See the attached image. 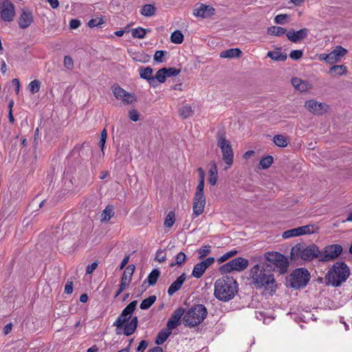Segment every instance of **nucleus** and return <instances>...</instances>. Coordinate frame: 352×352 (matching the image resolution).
Instances as JSON below:
<instances>
[{"label": "nucleus", "instance_id": "30", "mask_svg": "<svg viewBox=\"0 0 352 352\" xmlns=\"http://www.w3.org/2000/svg\"><path fill=\"white\" fill-rule=\"evenodd\" d=\"M171 333V330L162 329L161 330L155 338V342L157 345L162 344L168 338Z\"/></svg>", "mask_w": 352, "mask_h": 352}, {"label": "nucleus", "instance_id": "59", "mask_svg": "<svg viewBox=\"0 0 352 352\" xmlns=\"http://www.w3.org/2000/svg\"><path fill=\"white\" fill-rule=\"evenodd\" d=\"M80 25V21L78 19H72L69 22L71 29H76Z\"/></svg>", "mask_w": 352, "mask_h": 352}, {"label": "nucleus", "instance_id": "15", "mask_svg": "<svg viewBox=\"0 0 352 352\" xmlns=\"http://www.w3.org/2000/svg\"><path fill=\"white\" fill-rule=\"evenodd\" d=\"M135 267L134 265H128L121 278V282L119 286V289L117 291L115 298L118 297L125 289V287L129 285L131 280V276L135 271Z\"/></svg>", "mask_w": 352, "mask_h": 352}, {"label": "nucleus", "instance_id": "50", "mask_svg": "<svg viewBox=\"0 0 352 352\" xmlns=\"http://www.w3.org/2000/svg\"><path fill=\"white\" fill-rule=\"evenodd\" d=\"M155 260L159 263H164L166 260V255L164 250H158L155 253Z\"/></svg>", "mask_w": 352, "mask_h": 352}, {"label": "nucleus", "instance_id": "45", "mask_svg": "<svg viewBox=\"0 0 352 352\" xmlns=\"http://www.w3.org/2000/svg\"><path fill=\"white\" fill-rule=\"evenodd\" d=\"M289 16L287 14H280L274 17V23L276 24L284 25L288 22Z\"/></svg>", "mask_w": 352, "mask_h": 352}, {"label": "nucleus", "instance_id": "31", "mask_svg": "<svg viewBox=\"0 0 352 352\" xmlns=\"http://www.w3.org/2000/svg\"><path fill=\"white\" fill-rule=\"evenodd\" d=\"M267 33L272 36H281L285 34H287V32L285 28L279 26H272L267 29Z\"/></svg>", "mask_w": 352, "mask_h": 352}, {"label": "nucleus", "instance_id": "7", "mask_svg": "<svg viewBox=\"0 0 352 352\" xmlns=\"http://www.w3.org/2000/svg\"><path fill=\"white\" fill-rule=\"evenodd\" d=\"M217 146L222 153L223 160L226 164L231 166L234 160L233 150L230 141L226 140L223 133L219 132L217 133Z\"/></svg>", "mask_w": 352, "mask_h": 352}, {"label": "nucleus", "instance_id": "10", "mask_svg": "<svg viewBox=\"0 0 352 352\" xmlns=\"http://www.w3.org/2000/svg\"><path fill=\"white\" fill-rule=\"evenodd\" d=\"M266 260L274 267H277L280 273H285L289 266L287 258L279 252H267L265 254Z\"/></svg>", "mask_w": 352, "mask_h": 352}, {"label": "nucleus", "instance_id": "9", "mask_svg": "<svg viewBox=\"0 0 352 352\" xmlns=\"http://www.w3.org/2000/svg\"><path fill=\"white\" fill-rule=\"evenodd\" d=\"M249 265V261L243 257L235 258L223 264L219 267V272L222 274L230 273L233 271L242 272Z\"/></svg>", "mask_w": 352, "mask_h": 352}, {"label": "nucleus", "instance_id": "56", "mask_svg": "<svg viewBox=\"0 0 352 352\" xmlns=\"http://www.w3.org/2000/svg\"><path fill=\"white\" fill-rule=\"evenodd\" d=\"M103 23L102 19L100 18L92 19L88 22V25L90 28L97 27Z\"/></svg>", "mask_w": 352, "mask_h": 352}, {"label": "nucleus", "instance_id": "62", "mask_svg": "<svg viewBox=\"0 0 352 352\" xmlns=\"http://www.w3.org/2000/svg\"><path fill=\"white\" fill-rule=\"evenodd\" d=\"M12 84L15 87L16 92L18 94L19 92V89H20V82H19V79L18 78H14L12 80Z\"/></svg>", "mask_w": 352, "mask_h": 352}, {"label": "nucleus", "instance_id": "18", "mask_svg": "<svg viewBox=\"0 0 352 352\" xmlns=\"http://www.w3.org/2000/svg\"><path fill=\"white\" fill-rule=\"evenodd\" d=\"M309 34V30L307 28H302L298 31H294L290 29L286 36L289 41L293 43H298L299 41L302 40L307 37Z\"/></svg>", "mask_w": 352, "mask_h": 352}, {"label": "nucleus", "instance_id": "47", "mask_svg": "<svg viewBox=\"0 0 352 352\" xmlns=\"http://www.w3.org/2000/svg\"><path fill=\"white\" fill-rule=\"evenodd\" d=\"M298 236H300V234H299V232L298 230V228L286 230L282 234V236L284 239H289V238Z\"/></svg>", "mask_w": 352, "mask_h": 352}, {"label": "nucleus", "instance_id": "20", "mask_svg": "<svg viewBox=\"0 0 352 352\" xmlns=\"http://www.w3.org/2000/svg\"><path fill=\"white\" fill-rule=\"evenodd\" d=\"M347 53V50L340 45H338L329 54L328 64L332 65L339 62L342 58Z\"/></svg>", "mask_w": 352, "mask_h": 352}, {"label": "nucleus", "instance_id": "22", "mask_svg": "<svg viewBox=\"0 0 352 352\" xmlns=\"http://www.w3.org/2000/svg\"><path fill=\"white\" fill-rule=\"evenodd\" d=\"M186 276L185 273L182 274L168 287V294L173 296L176 292L179 290L186 280Z\"/></svg>", "mask_w": 352, "mask_h": 352}, {"label": "nucleus", "instance_id": "53", "mask_svg": "<svg viewBox=\"0 0 352 352\" xmlns=\"http://www.w3.org/2000/svg\"><path fill=\"white\" fill-rule=\"evenodd\" d=\"M181 72V69H178L174 67L166 68V77L177 76Z\"/></svg>", "mask_w": 352, "mask_h": 352}, {"label": "nucleus", "instance_id": "1", "mask_svg": "<svg viewBox=\"0 0 352 352\" xmlns=\"http://www.w3.org/2000/svg\"><path fill=\"white\" fill-rule=\"evenodd\" d=\"M250 278L256 289H263L265 295L272 296L276 292L277 285L274 274L270 270L265 267V264L255 265L251 268Z\"/></svg>", "mask_w": 352, "mask_h": 352}, {"label": "nucleus", "instance_id": "40", "mask_svg": "<svg viewBox=\"0 0 352 352\" xmlns=\"http://www.w3.org/2000/svg\"><path fill=\"white\" fill-rule=\"evenodd\" d=\"M156 296L155 295L150 296L148 298L143 300L140 304V309H147L155 302Z\"/></svg>", "mask_w": 352, "mask_h": 352}, {"label": "nucleus", "instance_id": "3", "mask_svg": "<svg viewBox=\"0 0 352 352\" xmlns=\"http://www.w3.org/2000/svg\"><path fill=\"white\" fill-rule=\"evenodd\" d=\"M138 305L137 300L131 302L122 311L120 316L113 322V326L117 329L124 328V334L126 336L132 335L137 329L138 319L137 316L132 317L130 322H127L131 318Z\"/></svg>", "mask_w": 352, "mask_h": 352}, {"label": "nucleus", "instance_id": "2", "mask_svg": "<svg viewBox=\"0 0 352 352\" xmlns=\"http://www.w3.org/2000/svg\"><path fill=\"white\" fill-rule=\"evenodd\" d=\"M214 296L222 302H228L238 293V283L232 276H223L218 278L214 285Z\"/></svg>", "mask_w": 352, "mask_h": 352}, {"label": "nucleus", "instance_id": "49", "mask_svg": "<svg viewBox=\"0 0 352 352\" xmlns=\"http://www.w3.org/2000/svg\"><path fill=\"white\" fill-rule=\"evenodd\" d=\"M41 87V82L38 80H34L29 84V89L32 94L38 92Z\"/></svg>", "mask_w": 352, "mask_h": 352}, {"label": "nucleus", "instance_id": "60", "mask_svg": "<svg viewBox=\"0 0 352 352\" xmlns=\"http://www.w3.org/2000/svg\"><path fill=\"white\" fill-rule=\"evenodd\" d=\"M64 292L67 294H70L73 292V283L72 282H67V284L65 286Z\"/></svg>", "mask_w": 352, "mask_h": 352}, {"label": "nucleus", "instance_id": "23", "mask_svg": "<svg viewBox=\"0 0 352 352\" xmlns=\"http://www.w3.org/2000/svg\"><path fill=\"white\" fill-rule=\"evenodd\" d=\"M214 14V9L210 6L201 5L194 14L201 18H207Z\"/></svg>", "mask_w": 352, "mask_h": 352}, {"label": "nucleus", "instance_id": "4", "mask_svg": "<svg viewBox=\"0 0 352 352\" xmlns=\"http://www.w3.org/2000/svg\"><path fill=\"white\" fill-rule=\"evenodd\" d=\"M350 274L349 269L344 262H336L329 269L325 278L328 285L333 287L340 286L345 282Z\"/></svg>", "mask_w": 352, "mask_h": 352}, {"label": "nucleus", "instance_id": "32", "mask_svg": "<svg viewBox=\"0 0 352 352\" xmlns=\"http://www.w3.org/2000/svg\"><path fill=\"white\" fill-rule=\"evenodd\" d=\"M113 208L112 206H107L101 214V221L107 222L113 216Z\"/></svg>", "mask_w": 352, "mask_h": 352}, {"label": "nucleus", "instance_id": "12", "mask_svg": "<svg viewBox=\"0 0 352 352\" xmlns=\"http://www.w3.org/2000/svg\"><path fill=\"white\" fill-rule=\"evenodd\" d=\"M111 89L115 98L122 100L124 104H132L136 101L135 94H130L118 85H113Z\"/></svg>", "mask_w": 352, "mask_h": 352}, {"label": "nucleus", "instance_id": "64", "mask_svg": "<svg viewBox=\"0 0 352 352\" xmlns=\"http://www.w3.org/2000/svg\"><path fill=\"white\" fill-rule=\"evenodd\" d=\"M54 9L57 8L59 6L58 0H46Z\"/></svg>", "mask_w": 352, "mask_h": 352}, {"label": "nucleus", "instance_id": "6", "mask_svg": "<svg viewBox=\"0 0 352 352\" xmlns=\"http://www.w3.org/2000/svg\"><path fill=\"white\" fill-rule=\"evenodd\" d=\"M208 315L206 307L201 304L195 305L184 313L183 322L184 325L194 327L201 323Z\"/></svg>", "mask_w": 352, "mask_h": 352}, {"label": "nucleus", "instance_id": "27", "mask_svg": "<svg viewBox=\"0 0 352 352\" xmlns=\"http://www.w3.org/2000/svg\"><path fill=\"white\" fill-rule=\"evenodd\" d=\"M209 178L208 182L211 186H214L218 178V170L217 164L214 162L210 163V167L208 170Z\"/></svg>", "mask_w": 352, "mask_h": 352}, {"label": "nucleus", "instance_id": "35", "mask_svg": "<svg viewBox=\"0 0 352 352\" xmlns=\"http://www.w3.org/2000/svg\"><path fill=\"white\" fill-rule=\"evenodd\" d=\"M192 113H193V111L192 109V107L188 104L184 105L179 110V116L184 119H186V118H188L192 116Z\"/></svg>", "mask_w": 352, "mask_h": 352}, {"label": "nucleus", "instance_id": "21", "mask_svg": "<svg viewBox=\"0 0 352 352\" xmlns=\"http://www.w3.org/2000/svg\"><path fill=\"white\" fill-rule=\"evenodd\" d=\"M33 21V16L32 12L23 10L19 18V26L21 29L28 28Z\"/></svg>", "mask_w": 352, "mask_h": 352}, {"label": "nucleus", "instance_id": "44", "mask_svg": "<svg viewBox=\"0 0 352 352\" xmlns=\"http://www.w3.org/2000/svg\"><path fill=\"white\" fill-rule=\"evenodd\" d=\"M166 68L164 67L162 69H159L153 78H155V80H157L159 82L163 83L166 80Z\"/></svg>", "mask_w": 352, "mask_h": 352}, {"label": "nucleus", "instance_id": "63", "mask_svg": "<svg viewBox=\"0 0 352 352\" xmlns=\"http://www.w3.org/2000/svg\"><path fill=\"white\" fill-rule=\"evenodd\" d=\"M129 256H126L122 261L119 267L120 270H122L126 264L129 263Z\"/></svg>", "mask_w": 352, "mask_h": 352}, {"label": "nucleus", "instance_id": "8", "mask_svg": "<svg viewBox=\"0 0 352 352\" xmlns=\"http://www.w3.org/2000/svg\"><path fill=\"white\" fill-rule=\"evenodd\" d=\"M310 280V274L307 270L299 268L295 270L290 275V286L294 289L305 287Z\"/></svg>", "mask_w": 352, "mask_h": 352}, {"label": "nucleus", "instance_id": "48", "mask_svg": "<svg viewBox=\"0 0 352 352\" xmlns=\"http://www.w3.org/2000/svg\"><path fill=\"white\" fill-rule=\"evenodd\" d=\"M197 252H198V253L199 254V258L201 259L204 257L206 256L208 254L210 253V252H211V246L208 245H204V246L201 247L198 250Z\"/></svg>", "mask_w": 352, "mask_h": 352}, {"label": "nucleus", "instance_id": "29", "mask_svg": "<svg viewBox=\"0 0 352 352\" xmlns=\"http://www.w3.org/2000/svg\"><path fill=\"white\" fill-rule=\"evenodd\" d=\"M347 69L344 65H333L329 71V74L331 76H342L346 74Z\"/></svg>", "mask_w": 352, "mask_h": 352}, {"label": "nucleus", "instance_id": "55", "mask_svg": "<svg viewBox=\"0 0 352 352\" xmlns=\"http://www.w3.org/2000/svg\"><path fill=\"white\" fill-rule=\"evenodd\" d=\"M64 65L66 68L72 69L74 67V63L72 58L69 56H65L64 57Z\"/></svg>", "mask_w": 352, "mask_h": 352}, {"label": "nucleus", "instance_id": "14", "mask_svg": "<svg viewBox=\"0 0 352 352\" xmlns=\"http://www.w3.org/2000/svg\"><path fill=\"white\" fill-rule=\"evenodd\" d=\"M305 107L309 112L315 115H322L327 112L329 105L325 103L318 102L315 100H309L306 101Z\"/></svg>", "mask_w": 352, "mask_h": 352}, {"label": "nucleus", "instance_id": "57", "mask_svg": "<svg viewBox=\"0 0 352 352\" xmlns=\"http://www.w3.org/2000/svg\"><path fill=\"white\" fill-rule=\"evenodd\" d=\"M129 117L132 121L136 122L139 120L140 115L137 110L132 109L129 111Z\"/></svg>", "mask_w": 352, "mask_h": 352}, {"label": "nucleus", "instance_id": "39", "mask_svg": "<svg viewBox=\"0 0 352 352\" xmlns=\"http://www.w3.org/2000/svg\"><path fill=\"white\" fill-rule=\"evenodd\" d=\"M170 41L175 44H181L184 41V35L179 30L174 31L170 36Z\"/></svg>", "mask_w": 352, "mask_h": 352}, {"label": "nucleus", "instance_id": "5", "mask_svg": "<svg viewBox=\"0 0 352 352\" xmlns=\"http://www.w3.org/2000/svg\"><path fill=\"white\" fill-rule=\"evenodd\" d=\"M319 248L315 244L307 245L304 243H298L291 250V258L302 259L305 261H311L316 258L319 261Z\"/></svg>", "mask_w": 352, "mask_h": 352}, {"label": "nucleus", "instance_id": "36", "mask_svg": "<svg viewBox=\"0 0 352 352\" xmlns=\"http://www.w3.org/2000/svg\"><path fill=\"white\" fill-rule=\"evenodd\" d=\"M160 276V271L158 269L153 270L147 277L148 284L150 285H155Z\"/></svg>", "mask_w": 352, "mask_h": 352}, {"label": "nucleus", "instance_id": "54", "mask_svg": "<svg viewBox=\"0 0 352 352\" xmlns=\"http://www.w3.org/2000/svg\"><path fill=\"white\" fill-rule=\"evenodd\" d=\"M302 52L301 50H292L289 54V57L293 60H298L302 56Z\"/></svg>", "mask_w": 352, "mask_h": 352}, {"label": "nucleus", "instance_id": "46", "mask_svg": "<svg viewBox=\"0 0 352 352\" xmlns=\"http://www.w3.org/2000/svg\"><path fill=\"white\" fill-rule=\"evenodd\" d=\"M237 253H238V252L236 250H231V251L227 252L225 254H223L222 256H221L218 258L217 261L219 263H222L225 262L226 261L228 260L230 258L234 256Z\"/></svg>", "mask_w": 352, "mask_h": 352}, {"label": "nucleus", "instance_id": "41", "mask_svg": "<svg viewBox=\"0 0 352 352\" xmlns=\"http://www.w3.org/2000/svg\"><path fill=\"white\" fill-rule=\"evenodd\" d=\"M186 260V256L185 253H184L183 252H180L175 256V262L171 263L170 264V267H173L175 265L181 266L183 263H185Z\"/></svg>", "mask_w": 352, "mask_h": 352}, {"label": "nucleus", "instance_id": "28", "mask_svg": "<svg viewBox=\"0 0 352 352\" xmlns=\"http://www.w3.org/2000/svg\"><path fill=\"white\" fill-rule=\"evenodd\" d=\"M139 74L143 79L148 80L150 83L155 80L153 75V69L151 67H140Z\"/></svg>", "mask_w": 352, "mask_h": 352}, {"label": "nucleus", "instance_id": "11", "mask_svg": "<svg viewBox=\"0 0 352 352\" xmlns=\"http://www.w3.org/2000/svg\"><path fill=\"white\" fill-rule=\"evenodd\" d=\"M342 247L338 244L326 246L322 251L320 250L319 261L327 262L336 259L341 254Z\"/></svg>", "mask_w": 352, "mask_h": 352}, {"label": "nucleus", "instance_id": "43", "mask_svg": "<svg viewBox=\"0 0 352 352\" xmlns=\"http://www.w3.org/2000/svg\"><path fill=\"white\" fill-rule=\"evenodd\" d=\"M274 162V158L271 155L263 157L260 161V165L263 169H267L271 166Z\"/></svg>", "mask_w": 352, "mask_h": 352}, {"label": "nucleus", "instance_id": "16", "mask_svg": "<svg viewBox=\"0 0 352 352\" xmlns=\"http://www.w3.org/2000/svg\"><path fill=\"white\" fill-rule=\"evenodd\" d=\"M214 262V257H208L201 262L196 264L192 272V276L195 278H201L206 269Z\"/></svg>", "mask_w": 352, "mask_h": 352}, {"label": "nucleus", "instance_id": "37", "mask_svg": "<svg viewBox=\"0 0 352 352\" xmlns=\"http://www.w3.org/2000/svg\"><path fill=\"white\" fill-rule=\"evenodd\" d=\"M316 228L314 225H306L298 228L300 236L316 232Z\"/></svg>", "mask_w": 352, "mask_h": 352}, {"label": "nucleus", "instance_id": "33", "mask_svg": "<svg viewBox=\"0 0 352 352\" xmlns=\"http://www.w3.org/2000/svg\"><path fill=\"white\" fill-rule=\"evenodd\" d=\"M273 142L276 146L283 148L286 147L288 144L287 138L282 134L274 135L273 138Z\"/></svg>", "mask_w": 352, "mask_h": 352}, {"label": "nucleus", "instance_id": "24", "mask_svg": "<svg viewBox=\"0 0 352 352\" xmlns=\"http://www.w3.org/2000/svg\"><path fill=\"white\" fill-rule=\"evenodd\" d=\"M292 84L294 88L301 92L305 91L311 88V85L305 80H302L298 78H293Z\"/></svg>", "mask_w": 352, "mask_h": 352}, {"label": "nucleus", "instance_id": "51", "mask_svg": "<svg viewBox=\"0 0 352 352\" xmlns=\"http://www.w3.org/2000/svg\"><path fill=\"white\" fill-rule=\"evenodd\" d=\"M166 54V51L158 50L154 54V60L157 63H163L164 62V56Z\"/></svg>", "mask_w": 352, "mask_h": 352}, {"label": "nucleus", "instance_id": "42", "mask_svg": "<svg viewBox=\"0 0 352 352\" xmlns=\"http://www.w3.org/2000/svg\"><path fill=\"white\" fill-rule=\"evenodd\" d=\"M175 221V214L174 211H170L166 215L164 225L166 228H171Z\"/></svg>", "mask_w": 352, "mask_h": 352}, {"label": "nucleus", "instance_id": "61", "mask_svg": "<svg viewBox=\"0 0 352 352\" xmlns=\"http://www.w3.org/2000/svg\"><path fill=\"white\" fill-rule=\"evenodd\" d=\"M147 346L148 342L146 340H142L137 348V351L143 352Z\"/></svg>", "mask_w": 352, "mask_h": 352}, {"label": "nucleus", "instance_id": "38", "mask_svg": "<svg viewBox=\"0 0 352 352\" xmlns=\"http://www.w3.org/2000/svg\"><path fill=\"white\" fill-rule=\"evenodd\" d=\"M155 12V8L151 4L144 5L141 10V14L145 16H151L154 15Z\"/></svg>", "mask_w": 352, "mask_h": 352}, {"label": "nucleus", "instance_id": "52", "mask_svg": "<svg viewBox=\"0 0 352 352\" xmlns=\"http://www.w3.org/2000/svg\"><path fill=\"white\" fill-rule=\"evenodd\" d=\"M204 181L199 180V183L198 185L197 186L195 195L204 196Z\"/></svg>", "mask_w": 352, "mask_h": 352}, {"label": "nucleus", "instance_id": "25", "mask_svg": "<svg viewBox=\"0 0 352 352\" xmlns=\"http://www.w3.org/2000/svg\"><path fill=\"white\" fill-rule=\"evenodd\" d=\"M242 54V52L239 48H231L227 50L222 51L219 56L222 58H239Z\"/></svg>", "mask_w": 352, "mask_h": 352}, {"label": "nucleus", "instance_id": "17", "mask_svg": "<svg viewBox=\"0 0 352 352\" xmlns=\"http://www.w3.org/2000/svg\"><path fill=\"white\" fill-rule=\"evenodd\" d=\"M185 309L179 307L173 311L167 322V328L168 330H173L179 324V320L182 316H184Z\"/></svg>", "mask_w": 352, "mask_h": 352}, {"label": "nucleus", "instance_id": "58", "mask_svg": "<svg viewBox=\"0 0 352 352\" xmlns=\"http://www.w3.org/2000/svg\"><path fill=\"white\" fill-rule=\"evenodd\" d=\"M97 267H98V263L97 262H94L91 264L88 265L87 266L86 273L87 274H91L97 268Z\"/></svg>", "mask_w": 352, "mask_h": 352}, {"label": "nucleus", "instance_id": "34", "mask_svg": "<svg viewBox=\"0 0 352 352\" xmlns=\"http://www.w3.org/2000/svg\"><path fill=\"white\" fill-rule=\"evenodd\" d=\"M150 30L144 29L139 27L131 30V34L133 38H144L147 32H150Z\"/></svg>", "mask_w": 352, "mask_h": 352}, {"label": "nucleus", "instance_id": "26", "mask_svg": "<svg viewBox=\"0 0 352 352\" xmlns=\"http://www.w3.org/2000/svg\"><path fill=\"white\" fill-rule=\"evenodd\" d=\"M267 56L275 61H285L287 58V54L283 52L280 47L275 51H269Z\"/></svg>", "mask_w": 352, "mask_h": 352}, {"label": "nucleus", "instance_id": "19", "mask_svg": "<svg viewBox=\"0 0 352 352\" xmlns=\"http://www.w3.org/2000/svg\"><path fill=\"white\" fill-rule=\"evenodd\" d=\"M206 205L205 196L195 195L192 206V216L196 217L201 214Z\"/></svg>", "mask_w": 352, "mask_h": 352}, {"label": "nucleus", "instance_id": "13", "mask_svg": "<svg viewBox=\"0 0 352 352\" xmlns=\"http://www.w3.org/2000/svg\"><path fill=\"white\" fill-rule=\"evenodd\" d=\"M15 15L14 6L10 1H4L0 6L1 19L7 22L12 21Z\"/></svg>", "mask_w": 352, "mask_h": 352}]
</instances>
